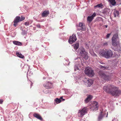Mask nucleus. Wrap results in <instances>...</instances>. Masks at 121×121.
<instances>
[{"label":"nucleus","instance_id":"obj_1","mask_svg":"<svg viewBox=\"0 0 121 121\" xmlns=\"http://www.w3.org/2000/svg\"><path fill=\"white\" fill-rule=\"evenodd\" d=\"M104 90L107 92L109 93L113 96H118L121 93V91L114 86L109 85L104 86Z\"/></svg>","mask_w":121,"mask_h":121},{"label":"nucleus","instance_id":"obj_2","mask_svg":"<svg viewBox=\"0 0 121 121\" xmlns=\"http://www.w3.org/2000/svg\"><path fill=\"white\" fill-rule=\"evenodd\" d=\"M99 54L101 56L107 59L111 57L113 55L112 51L108 49L102 50L100 51Z\"/></svg>","mask_w":121,"mask_h":121},{"label":"nucleus","instance_id":"obj_3","mask_svg":"<svg viewBox=\"0 0 121 121\" xmlns=\"http://www.w3.org/2000/svg\"><path fill=\"white\" fill-rule=\"evenodd\" d=\"M111 41L112 44L113 46H117L120 47V43L118 37V35L117 34H116L113 35L112 39Z\"/></svg>","mask_w":121,"mask_h":121},{"label":"nucleus","instance_id":"obj_4","mask_svg":"<svg viewBox=\"0 0 121 121\" xmlns=\"http://www.w3.org/2000/svg\"><path fill=\"white\" fill-rule=\"evenodd\" d=\"M80 55L85 60H87L88 58V53L86 52L82 47H81L79 49Z\"/></svg>","mask_w":121,"mask_h":121},{"label":"nucleus","instance_id":"obj_5","mask_svg":"<svg viewBox=\"0 0 121 121\" xmlns=\"http://www.w3.org/2000/svg\"><path fill=\"white\" fill-rule=\"evenodd\" d=\"M85 72L86 74L90 77H92L94 75L93 71L91 67H86L85 69Z\"/></svg>","mask_w":121,"mask_h":121},{"label":"nucleus","instance_id":"obj_6","mask_svg":"<svg viewBox=\"0 0 121 121\" xmlns=\"http://www.w3.org/2000/svg\"><path fill=\"white\" fill-rule=\"evenodd\" d=\"M78 62L76 61L75 64L74 66V70L75 71L78 70L79 69L78 67H80L81 66V65H82L80 58H78Z\"/></svg>","mask_w":121,"mask_h":121},{"label":"nucleus","instance_id":"obj_7","mask_svg":"<svg viewBox=\"0 0 121 121\" xmlns=\"http://www.w3.org/2000/svg\"><path fill=\"white\" fill-rule=\"evenodd\" d=\"M86 112V109L83 108L82 109L78 111V116L79 117H81L84 115Z\"/></svg>","mask_w":121,"mask_h":121},{"label":"nucleus","instance_id":"obj_8","mask_svg":"<svg viewBox=\"0 0 121 121\" xmlns=\"http://www.w3.org/2000/svg\"><path fill=\"white\" fill-rule=\"evenodd\" d=\"M83 82L85 83H87V86L90 87L93 83V81L91 79H89V78H85L83 80Z\"/></svg>","mask_w":121,"mask_h":121},{"label":"nucleus","instance_id":"obj_9","mask_svg":"<svg viewBox=\"0 0 121 121\" xmlns=\"http://www.w3.org/2000/svg\"><path fill=\"white\" fill-rule=\"evenodd\" d=\"M77 39L75 35L73 34V35L70 36L69 39V42L70 44H72L75 42Z\"/></svg>","mask_w":121,"mask_h":121},{"label":"nucleus","instance_id":"obj_10","mask_svg":"<svg viewBox=\"0 0 121 121\" xmlns=\"http://www.w3.org/2000/svg\"><path fill=\"white\" fill-rule=\"evenodd\" d=\"M25 19V17L23 16H21V17L19 16H17L15 18L13 22L14 23H17L23 21Z\"/></svg>","mask_w":121,"mask_h":121},{"label":"nucleus","instance_id":"obj_11","mask_svg":"<svg viewBox=\"0 0 121 121\" xmlns=\"http://www.w3.org/2000/svg\"><path fill=\"white\" fill-rule=\"evenodd\" d=\"M77 28L79 30H81L83 31L85 30V27L82 23H80L78 26L77 27Z\"/></svg>","mask_w":121,"mask_h":121},{"label":"nucleus","instance_id":"obj_12","mask_svg":"<svg viewBox=\"0 0 121 121\" xmlns=\"http://www.w3.org/2000/svg\"><path fill=\"white\" fill-rule=\"evenodd\" d=\"M44 86L47 89L52 88L53 87L52 84L49 82H47L44 85Z\"/></svg>","mask_w":121,"mask_h":121},{"label":"nucleus","instance_id":"obj_13","mask_svg":"<svg viewBox=\"0 0 121 121\" xmlns=\"http://www.w3.org/2000/svg\"><path fill=\"white\" fill-rule=\"evenodd\" d=\"M100 75L104 79L106 80H109L110 78V77L108 76L105 75L103 72L100 73Z\"/></svg>","mask_w":121,"mask_h":121},{"label":"nucleus","instance_id":"obj_14","mask_svg":"<svg viewBox=\"0 0 121 121\" xmlns=\"http://www.w3.org/2000/svg\"><path fill=\"white\" fill-rule=\"evenodd\" d=\"M93 104H94L93 107H92L91 109L92 110H98V103L96 101H94L93 102Z\"/></svg>","mask_w":121,"mask_h":121},{"label":"nucleus","instance_id":"obj_15","mask_svg":"<svg viewBox=\"0 0 121 121\" xmlns=\"http://www.w3.org/2000/svg\"><path fill=\"white\" fill-rule=\"evenodd\" d=\"M96 16V13H94L93 14L90 16H88L87 18V20L89 22H91L93 20L94 17Z\"/></svg>","mask_w":121,"mask_h":121},{"label":"nucleus","instance_id":"obj_16","mask_svg":"<svg viewBox=\"0 0 121 121\" xmlns=\"http://www.w3.org/2000/svg\"><path fill=\"white\" fill-rule=\"evenodd\" d=\"M49 13L48 11L45 10L44 11L42 14V16L43 17H47Z\"/></svg>","mask_w":121,"mask_h":121},{"label":"nucleus","instance_id":"obj_17","mask_svg":"<svg viewBox=\"0 0 121 121\" xmlns=\"http://www.w3.org/2000/svg\"><path fill=\"white\" fill-rule=\"evenodd\" d=\"M33 116L34 117L42 121L43 120L42 118L39 114L35 113L34 114Z\"/></svg>","mask_w":121,"mask_h":121},{"label":"nucleus","instance_id":"obj_18","mask_svg":"<svg viewBox=\"0 0 121 121\" xmlns=\"http://www.w3.org/2000/svg\"><path fill=\"white\" fill-rule=\"evenodd\" d=\"M104 112H101L99 116L98 117V120L99 121H100L103 118V117H104L105 115H104Z\"/></svg>","mask_w":121,"mask_h":121},{"label":"nucleus","instance_id":"obj_19","mask_svg":"<svg viewBox=\"0 0 121 121\" xmlns=\"http://www.w3.org/2000/svg\"><path fill=\"white\" fill-rule=\"evenodd\" d=\"M92 96L91 95H89L88 96L87 98L86 99L85 101L86 103H87L89 102L91 99L92 98Z\"/></svg>","mask_w":121,"mask_h":121},{"label":"nucleus","instance_id":"obj_20","mask_svg":"<svg viewBox=\"0 0 121 121\" xmlns=\"http://www.w3.org/2000/svg\"><path fill=\"white\" fill-rule=\"evenodd\" d=\"M79 46V44L78 43H77L75 44H73V46L74 49L76 50L78 48Z\"/></svg>","mask_w":121,"mask_h":121},{"label":"nucleus","instance_id":"obj_21","mask_svg":"<svg viewBox=\"0 0 121 121\" xmlns=\"http://www.w3.org/2000/svg\"><path fill=\"white\" fill-rule=\"evenodd\" d=\"M16 54L17 56L23 58L24 57V56L23 55L20 53L18 52H16Z\"/></svg>","mask_w":121,"mask_h":121},{"label":"nucleus","instance_id":"obj_22","mask_svg":"<svg viewBox=\"0 0 121 121\" xmlns=\"http://www.w3.org/2000/svg\"><path fill=\"white\" fill-rule=\"evenodd\" d=\"M55 101L54 104H55L60 103L61 102V100L60 99L57 98H56L55 100Z\"/></svg>","mask_w":121,"mask_h":121},{"label":"nucleus","instance_id":"obj_23","mask_svg":"<svg viewBox=\"0 0 121 121\" xmlns=\"http://www.w3.org/2000/svg\"><path fill=\"white\" fill-rule=\"evenodd\" d=\"M13 43L14 44L20 46L22 45V43L21 42L16 41H13Z\"/></svg>","mask_w":121,"mask_h":121},{"label":"nucleus","instance_id":"obj_24","mask_svg":"<svg viewBox=\"0 0 121 121\" xmlns=\"http://www.w3.org/2000/svg\"><path fill=\"white\" fill-rule=\"evenodd\" d=\"M114 14L115 17L118 16L119 15V12L116 10H115L114 11Z\"/></svg>","mask_w":121,"mask_h":121},{"label":"nucleus","instance_id":"obj_25","mask_svg":"<svg viewBox=\"0 0 121 121\" xmlns=\"http://www.w3.org/2000/svg\"><path fill=\"white\" fill-rule=\"evenodd\" d=\"M109 0L112 5H115L116 3L115 0Z\"/></svg>","mask_w":121,"mask_h":121},{"label":"nucleus","instance_id":"obj_26","mask_svg":"<svg viewBox=\"0 0 121 121\" xmlns=\"http://www.w3.org/2000/svg\"><path fill=\"white\" fill-rule=\"evenodd\" d=\"M102 5L101 4H98L96 6H95V7H98V8H99L101 7Z\"/></svg>","mask_w":121,"mask_h":121},{"label":"nucleus","instance_id":"obj_27","mask_svg":"<svg viewBox=\"0 0 121 121\" xmlns=\"http://www.w3.org/2000/svg\"><path fill=\"white\" fill-rule=\"evenodd\" d=\"M26 33V32L25 30H22V34L23 35H25Z\"/></svg>","mask_w":121,"mask_h":121},{"label":"nucleus","instance_id":"obj_28","mask_svg":"<svg viewBox=\"0 0 121 121\" xmlns=\"http://www.w3.org/2000/svg\"><path fill=\"white\" fill-rule=\"evenodd\" d=\"M108 44V42H104L103 43V45L104 46H106Z\"/></svg>","mask_w":121,"mask_h":121},{"label":"nucleus","instance_id":"obj_29","mask_svg":"<svg viewBox=\"0 0 121 121\" xmlns=\"http://www.w3.org/2000/svg\"><path fill=\"white\" fill-rule=\"evenodd\" d=\"M24 24L26 26H28L29 25V22H25Z\"/></svg>","mask_w":121,"mask_h":121},{"label":"nucleus","instance_id":"obj_30","mask_svg":"<svg viewBox=\"0 0 121 121\" xmlns=\"http://www.w3.org/2000/svg\"><path fill=\"white\" fill-rule=\"evenodd\" d=\"M111 33L108 34L106 35V38H108L109 37H110V35H111Z\"/></svg>","mask_w":121,"mask_h":121},{"label":"nucleus","instance_id":"obj_31","mask_svg":"<svg viewBox=\"0 0 121 121\" xmlns=\"http://www.w3.org/2000/svg\"><path fill=\"white\" fill-rule=\"evenodd\" d=\"M36 26L38 28H40V25L39 24L37 25H36Z\"/></svg>","mask_w":121,"mask_h":121},{"label":"nucleus","instance_id":"obj_32","mask_svg":"<svg viewBox=\"0 0 121 121\" xmlns=\"http://www.w3.org/2000/svg\"><path fill=\"white\" fill-rule=\"evenodd\" d=\"M14 24H13L14 26H15L16 27L17 25V23H14Z\"/></svg>","mask_w":121,"mask_h":121},{"label":"nucleus","instance_id":"obj_33","mask_svg":"<svg viewBox=\"0 0 121 121\" xmlns=\"http://www.w3.org/2000/svg\"><path fill=\"white\" fill-rule=\"evenodd\" d=\"M3 102V101L2 100L0 99V104H1Z\"/></svg>","mask_w":121,"mask_h":121},{"label":"nucleus","instance_id":"obj_34","mask_svg":"<svg viewBox=\"0 0 121 121\" xmlns=\"http://www.w3.org/2000/svg\"><path fill=\"white\" fill-rule=\"evenodd\" d=\"M100 67L101 68H104V67L103 66H102V65H101L100 66Z\"/></svg>","mask_w":121,"mask_h":121},{"label":"nucleus","instance_id":"obj_35","mask_svg":"<svg viewBox=\"0 0 121 121\" xmlns=\"http://www.w3.org/2000/svg\"><path fill=\"white\" fill-rule=\"evenodd\" d=\"M107 26H108L107 25H105V27L106 28H107Z\"/></svg>","mask_w":121,"mask_h":121},{"label":"nucleus","instance_id":"obj_36","mask_svg":"<svg viewBox=\"0 0 121 121\" xmlns=\"http://www.w3.org/2000/svg\"><path fill=\"white\" fill-rule=\"evenodd\" d=\"M108 112H107V116H106V117H107V116H108Z\"/></svg>","mask_w":121,"mask_h":121},{"label":"nucleus","instance_id":"obj_37","mask_svg":"<svg viewBox=\"0 0 121 121\" xmlns=\"http://www.w3.org/2000/svg\"><path fill=\"white\" fill-rule=\"evenodd\" d=\"M62 99V97H60V99Z\"/></svg>","mask_w":121,"mask_h":121},{"label":"nucleus","instance_id":"obj_38","mask_svg":"<svg viewBox=\"0 0 121 121\" xmlns=\"http://www.w3.org/2000/svg\"><path fill=\"white\" fill-rule=\"evenodd\" d=\"M62 99V101H64V100H65V99Z\"/></svg>","mask_w":121,"mask_h":121},{"label":"nucleus","instance_id":"obj_39","mask_svg":"<svg viewBox=\"0 0 121 121\" xmlns=\"http://www.w3.org/2000/svg\"><path fill=\"white\" fill-rule=\"evenodd\" d=\"M32 84H31V85H30V86H31H31H32Z\"/></svg>","mask_w":121,"mask_h":121},{"label":"nucleus","instance_id":"obj_40","mask_svg":"<svg viewBox=\"0 0 121 121\" xmlns=\"http://www.w3.org/2000/svg\"><path fill=\"white\" fill-rule=\"evenodd\" d=\"M95 55L96 56V55Z\"/></svg>","mask_w":121,"mask_h":121},{"label":"nucleus","instance_id":"obj_41","mask_svg":"<svg viewBox=\"0 0 121 121\" xmlns=\"http://www.w3.org/2000/svg\"><path fill=\"white\" fill-rule=\"evenodd\" d=\"M112 121H113V120H112Z\"/></svg>","mask_w":121,"mask_h":121},{"label":"nucleus","instance_id":"obj_42","mask_svg":"<svg viewBox=\"0 0 121 121\" xmlns=\"http://www.w3.org/2000/svg\"><path fill=\"white\" fill-rule=\"evenodd\" d=\"M104 115H106V113H105Z\"/></svg>","mask_w":121,"mask_h":121}]
</instances>
